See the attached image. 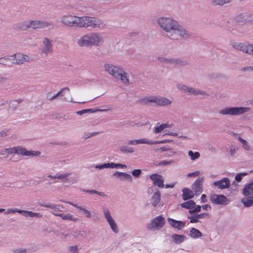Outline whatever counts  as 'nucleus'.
Returning a JSON list of instances; mask_svg holds the SVG:
<instances>
[{
	"label": "nucleus",
	"mask_w": 253,
	"mask_h": 253,
	"mask_svg": "<svg viewBox=\"0 0 253 253\" xmlns=\"http://www.w3.org/2000/svg\"><path fill=\"white\" fill-rule=\"evenodd\" d=\"M79 20V28H84L88 29L96 28L102 29L106 26L103 20L94 17L83 16H81Z\"/></svg>",
	"instance_id": "nucleus-1"
},
{
	"label": "nucleus",
	"mask_w": 253,
	"mask_h": 253,
	"mask_svg": "<svg viewBox=\"0 0 253 253\" xmlns=\"http://www.w3.org/2000/svg\"><path fill=\"white\" fill-rule=\"evenodd\" d=\"M104 67L106 71L116 79L121 80L124 84L129 83V80L127 77V74L122 68L110 64H105Z\"/></svg>",
	"instance_id": "nucleus-2"
},
{
	"label": "nucleus",
	"mask_w": 253,
	"mask_h": 253,
	"mask_svg": "<svg viewBox=\"0 0 253 253\" xmlns=\"http://www.w3.org/2000/svg\"><path fill=\"white\" fill-rule=\"evenodd\" d=\"M158 23L165 32L172 33L177 27L178 22L172 18L162 17L158 19Z\"/></svg>",
	"instance_id": "nucleus-3"
},
{
	"label": "nucleus",
	"mask_w": 253,
	"mask_h": 253,
	"mask_svg": "<svg viewBox=\"0 0 253 253\" xmlns=\"http://www.w3.org/2000/svg\"><path fill=\"white\" fill-rule=\"evenodd\" d=\"M3 152L10 154L15 153L26 156H37L41 154L39 151H28L25 148L22 147V146L5 148L4 149Z\"/></svg>",
	"instance_id": "nucleus-4"
},
{
	"label": "nucleus",
	"mask_w": 253,
	"mask_h": 253,
	"mask_svg": "<svg viewBox=\"0 0 253 253\" xmlns=\"http://www.w3.org/2000/svg\"><path fill=\"white\" fill-rule=\"evenodd\" d=\"M250 110V108L244 107H229L223 108L219 111L223 115H240Z\"/></svg>",
	"instance_id": "nucleus-5"
},
{
	"label": "nucleus",
	"mask_w": 253,
	"mask_h": 253,
	"mask_svg": "<svg viewBox=\"0 0 253 253\" xmlns=\"http://www.w3.org/2000/svg\"><path fill=\"white\" fill-rule=\"evenodd\" d=\"M142 101L145 104H147L148 102L155 103L159 106H169L171 104V101L170 100L162 96H151L146 97L142 99Z\"/></svg>",
	"instance_id": "nucleus-6"
},
{
	"label": "nucleus",
	"mask_w": 253,
	"mask_h": 253,
	"mask_svg": "<svg viewBox=\"0 0 253 253\" xmlns=\"http://www.w3.org/2000/svg\"><path fill=\"white\" fill-rule=\"evenodd\" d=\"M80 17L72 15H64L61 16L60 21L64 25L69 27L79 28Z\"/></svg>",
	"instance_id": "nucleus-7"
},
{
	"label": "nucleus",
	"mask_w": 253,
	"mask_h": 253,
	"mask_svg": "<svg viewBox=\"0 0 253 253\" xmlns=\"http://www.w3.org/2000/svg\"><path fill=\"white\" fill-rule=\"evenodd\" d=\"M232 47L235 49L253 56V44L249 43L233 42Z\"/></svg>",
	"instance_id": "nucleus-8"
},
{
	"label": "nucleus",
	"mask_w": 253,
	"mask_h": 253,
	"mask_svg": "<svg viewBox=\"0 0 253 253\" xmlns=\"http://www.w3.org/2000/svg\"><path fill=\"white\" fill-rule=\"evenodd\" d=\"M173 142L171 139H165L161 141H151L147 140L146 138H142L137 140H129L128 141V145H136L139 144H156L161 143H166Z\"/></svg>",
	"instance_id": "nucleus-9"
},
{
	"label": "nucleus",
	"mask_w": 253,
	"mask_h": 253,
	"mask_svg": "<svg viewBox=\"0 0 253 253\" xmlns=\"http://www.w3.org/2000/svg\"><path fill=\"white\" fill-rule=\"evenodd\" d=\"M86 36L88 37V39L91 47L92 46H100L104 42L103 38L97 33H91L86 34Z\"/></svg>",
	"instance_id": "nucleus-10"
},
{
	"label": "nucleus",
	"mask_w": 253,
	"mask_h": 253,
	"mask_svg": "<svg viewBox=\"0 0 253 253\" xmlns=\"http://www.w3.org/2000/svg\"><path fill=\"white\" fill-rule=\"evenodd\" d=\"M211 202L216 205H227L229 203V200L224 195L214 194L210 196Z\"/></svg>",
	"instance_id": "nucleus-11"
},
{
	"label": "nucleus",
	"mask_w": 253,
	"mask_h": 253,
	"mask_svg": "<svg viewBox=\"0 0 253 253\" xmlns=\"http://www.w3.org/2000/svg\"><path fill=\"white\" fill-rule=\"evenodd\" d=\"M165 224V218L159 215L151 220V223L148 224L147 228L149 229H153L155 228L159 229L163 227Z\"/></svg>",
	"instance_id": "nucleus-12"
},
{
	"label": "nucleus",
	"mask_w": 253,
	"mask_h": 253,
	"mask_svg": "<svg viewBox=\"0 0 253 253\" xmlns=\"http://www.w3.org/2000/svg\"><path fill=\"white\" fill-rule=\"evenodd\" d=\"M103 212L104 216L106 219L108 223H109L113 231L115 233H118L119 231L118 227L116 223L115 222L114 220L111 216L109 210L108 209H104Z\"/></svg>",
	"instance_id": "nucleus-13"
},
{
	"label": "nucleus",
	"mask_w": 253,
	"mask_h": 253,
	"mask_svg": "<svg viewBox=\"0 0 253 253\" xmlns=\"http://www.w3.org/2000/svg\"><path fill=\"white\" fill-rule=\"evenodd\" d=\"M177 88L185 92H189L192 94L194 95H209L206 92L203 91L201 90H198L197 89H195L193 87H189L186 85L182 84H178L177 85Z\"/></svg>",
	"instance_id": "nucleus-14"
},
{
	"label": "nucleus",
	"mask_w": 253,
	"mask_h": 253,
	"mask_svg": "<svg viewBox=\"0 0 253 253\" xmlns=\"http://www.w3.org/2000/svg\"><path fill=\"white\" fill-rule=\"evenodd\" d=\"M52 41L47 38H44L43 39V46L41 49V52L46 55L51 54L53 52V44L51 43Z\"/></svg>",
	"instance_id": "nucleus-15"
},
{
	"label": "nucleus",
	"mask_w": 253,
	"mask_h": 253,
	"mask_svg": "<svg viewBox=\"0 0 253 253\" xmlns=\"http://www.w3.org/2000/svg\"><path fill=\"white\" fill-rule=\"evenodd\" d=\"M253 21V16L247 13H242L236 17L237 23L244 25Z\"/></svg>",
	"instance_id": "nucleus-16"
},
{
	"label": "nucleus",
	"mask_w": 253,
	"mask_h": 253,
	"mask_svg": "<svg viewBox=\"0 0 253 253\" xmlns=\"http://www.w3.org/2000/svg\"><path fill=\"white\" fill-rule=\"evenodd\" d=\"M9 57L11 58L10 62L9 63L22 64L24 62L27 61V58H28V56L18 53L9 56Z\"/></svg>",
	"instance_id": "nucleus-17"
},
{
	"label": "nucleus",
	"mask_w": 253,
	"mask_h": 253,
	"mask_svg": "<svg viewBox=\"0 0 253 253\" xmlns=\"http://www.w3.org/2000/svg\"><path fill=\"white\" fill-rule=\"evenodd\" d=\"M150 178L153 181V184L160 188H163L165 186L164 184V179L163 176L158 173H154L150 176Z\"/></svg>",
	"instance_id": "nucleus-18"
},
{
	"label": "nucleus",
	"mask_w": 253,
	"mask_h": 253,
	"mask_svg": "<svg viewBox=\"0 0 253 253\" xmlns=\"http://www.w3.org/2000/svg\"><path fill=\"white\" fill-rule=\"evenodd\" d=\"M213 185L217 187L218 189H224L230 187V182L228 178L224 177L219 180L214 181Z\"/></svg>",
	"instance_id": "nucleus-19"
},
{
	"label": "nucleus",
	"mask_w": 253,
	"mask_h": 253,
	"mask_svg": "<svg viewBox=\"0 0 253 253\" xmlns=\"http://www.w3.org/2000/svg\"><path fill=\"white\" fill-rule=\"evenodd\" d=\"M204 181L203 177L197 178L192 185V189L193 190L196 195H198L203 191V188L202 183Z\"/></svg>",
	"instance_id": "nucleus-20"
},
{
	"label": "nucleus",
	"mask_w": 253,
	"mask_h": 253,
	"mask_svg": "<svg viewBox=\"0 0 253 253\" xmlns=\"http://www.w3.org/2000/svg\"><path fill=\"white\" fill-rule=\"evenodd\" d=\"M113 176L119 179L120 180H127L130 182H132L133 178L132 176L126 172H120L118 171H116Z\"/></svg>",
	"instance_id": "nucleus-21"
},
{
	"label": "nucleus",
	"mask_w": 253,
	"mask_h": 253,
	"mask_svg": "<svg viewBox=\"0 0 253 253\" xmlns=\"http://www.w3.org/2000/svg\"><path fill=\"white\" fill-rule=\"evenodd\" d=\"M173 34L175 35L178 34L179 36L183 39H187L190 36L186 30L178 24H177V27L175 28V30L173 31L172 34H171L170 36H172Z\"/></svg>",
	"instance_id": "nucleus-22"
},
{
	"label": "nucleus",
	"mask_w": 253,
	"mask_h": 253,
	"mask_svg": "<svg viewBox=\"0 0 253 253\" xmlns=\"http://www.w3.org/2000/svg\"><path fill=\"white\" fill-rule=\"evenodd\" d=\"M13 29L15 31H25L29 29L28 20L22 21L16 23L13 25Z\"/></svg>",
	"instance_id": "nucleus-23"
},
{
	"label": "nucleus",
	"mask_w": 253,
	"mask_h": 253,
	"mask_svg": "<svg viewBox=\"0 0 253 253\" xmlns=\"http://www.w3.org/2000/svg\"><path fill=\"white\" fill-rule=\"evenodd\" d=\"M105 107V109H83L81 111H77L76 113L77 115H82L86 113H94L97 112H103L109 110V107L108 106H104Z\"/></svg>",
	"instance_id": "nucleus-24"
},
{
	"label": "nucleus",
	"mask_w": 253,
	"mask_h": 253,
	"mask_svg": "<svg viewBox=\"0 0 253 253\" xmlns=\"http://www.w3.org/2000/svg\"><path fill=\"white\" fill-rule=\"evenodd\" d=\"M168 221L171 226L178 230H181L185 226V222L182 221L176 220L171 218H168Z\"/></svg>",
	"instance_id": "nucleus-25"
},
{
	"label": "nucleus",
	"mask_w": 253,
	"mask_h": 253,
	"mask_svg": "<svg viewBox=\"0 0 253 253\" xmlns=\"http://www.w3.org/2000/svg\"><path fill=\"white\" fill-rule=\"evenodd\" d=\"M182 199L184 201H187L194 197L193 192L188 188H184L182 189Z\"/></svg>",
	"instance_id": "nucleus-26"
},
{
	"label": "nucleus",
	"mask_w": 253,
	"mask_h": 253,
	"mask_svg": "<svg viewBox=\"0 0 253 253\" xmlns=\"http://www.w3.org/2000/svg\"><path fill=\"white\" fill-rule=\"evenodd\" d=\"M77 42L79 45L81 47H91L90 42H89L88 37L86 36V35H85L83 37H81L80 39L78 40Z\"/></svg>",
	"instance_id": "nucleus-27"
},
{
	"label": "nucleus",
	"mask_w": 253,
	"mask_h": 253,
	"mask_svg": "<svg viewBox=\"0 0 253 253\" xmlns=\"http://www.w3.org/2000/svg\"><path fill=\"white\" fill-rule=\"evenodd\" d=\"M243 194L245 196L253 194V180L245 185L243 189Z\"/></svg>",
	"instance_id": "nucleus-28"
},
{
	"label": "nucleus",
	"mask_w": 253,
	"mask_h": 253,
	"mask_svg": "<svg viewBox=\"0 0 253 253\" xmlns=\"http://www.w3.org/2000/svg\"><path fill=\"white\" fill-rule=\"evenodd\" d=\"M38 246L35 245L34 244H32L30 245V247L29 249H18L14 251V253H26L27 252H35L37 251L38 249Z\"/></svg>",
	"instance_id": "nucleus-29"
},
{
	"label": "nucleus",
	"mask_w": 253,
	"mask_h": 253,
	"mask_svg": "<svg viewBox=\"0 0 253 253\" xmlns=\"http://www.w3.org/2000/svg\"><path fill=\"white\" fill-rule=\"evenodd\" d=\"M23 101L22 99H18L16 100H10L9 102V108L8 110L11 112H14L17 108L18 104Z\"/></svg>",
	"instance_id": "nucleus-30"
},
{
	"label": "nucleus",
	"mask_w": 253,
	"mask_h": 253,
	"mask_svg": "<svg viewBox=\"0 0 253 253\" xmlns=\"http://www.w3.org/2000/svg\"><path fill=\"white\" fill-rule=\"evenodd\" d=\"M171 238L173 242L176 244H179L184 242L186 239H187V237L183 235H178V234H172L171 236Z\"/></svg>",
	"instance_id": "nucleus-31"
},
{
	"label": "nucleus",
	"mask_w": 253,
	"mask_h": 253,
	"mask_svg": "<svg viewBox=\"0 0 253 253\" xmlns=\"http://www.w3.org/2000/svg\"><path fill=\"white\" fill-rule=\"evenodd\" d=\"M170 64L175 65L185 66L189 65V63L188 61L182 60L180 58H171Z\"/></svg>",
	"instance_id": "nucleus-32"
},
{
	"label": "nucleus",
	"mask_w": 253,
	"mask_h": 253,
	"mask_svg": "<svg viewBox=\"0 0 253 253\" xmlns=\"http://www.w3.org/2000/svg\"><path fill=\"white\" fill-rule=\"evenodd\" d=\"M161 200V193L159 191L156 192L152 197V204L155 207L159 204Z\"/></svg>",
	"instance_id": "nucleus-33"
},
{
	"label": "nucleus",
	"mask_w": 253,
	"mask_h": 253,
	"mask_svg": "<svg viewBox=\"0 0 253 253\" xmlns=\"http://www.w3.org/2000/svg\"><path fill=\"white\" fill-rule=\"evenodd\" d=\"M182 208L191 210L193 209L195 206V202L192 200H188V201L180 204Z\"/></svg>",
	"instance_id": "nucleus-34"
},
{
	"label": "nucleus",
	"mask_w": 253,
	"mask_h": 253,
	"mask_svg": "<svg viewBox=\"0 0 253 253\" xmlns=\"http://www.w3.org/2000/svg\"><path fill=\"white\" fill-rule=\"evenodd\" d=\"M189 235L193 238H198L202 237L203 234L198 229L192 227L190 230Z\"/></svg>",
	"instance_id": "nucleus-35"
},
{
	"label": "nucleus",
	"mask_w": 253,
	"mask_h": 253,
	"mask_svg": "<svg viewBox=\"0 0 253 253\" xmlns=\"http://www.w3.org/2000/svg\"><path fill=\"white\" fill-rule=\"evenodd\" d=\"M22 215L25 217L30 216L31 217H36L38 218L41 217L42 215L40 213L34 212L31 211H27L23 210Z\"/></svg>",
	"instance_id": "nucleus-36"
},
{
	"label": "nucleus",
	"mask_w": 253,
	"mask_h": 253,
	"mask_svg": "<svg viewBox=\"0 0 253 253\" xmlns=\"http://www.w3.org/2000/svg\"><path fill=\"white\" fill-rule=\"evenodd\" d=\"M67 91L69 92V88L68 87H64V88L61 89L60 91H59L56 94H54L53 96H52L50 95V93H48L46 95V98L49 100H52L54 99L55 98H56L58 96H59L60 95H63V94H62V93L63 91Z\"/></svg>",
	"instance_id": "nucleus-37"
},
{
	"label": "nucleus",
	"mask_w": 253,
	"mask_h": 253,
	"mask_svg": "<svg viewBox=\"0 0 253 253\" xmlns=\"http://www.w3.org/2000/svg\"><path fill=\"white\" fill-rule=\"evenodd\" d=\"M29 29H40V20H28Z\"/></svg>",
	"instance_id": "nucleus-38"
},
{
	"label": "nucleus",
	"mask_w": 253,
	"mask_h": 253,
	"mask_svg": "<svg viewBox=\"0 0 253 253\" xmlns=\"http://www.w3.org/2000/svg\"><path fill=\"white\" fill-rule=\"evenodd\" d=\"M120 151L124 154H131L134 152V149L127 146H121L119 147Z\"/></svg>",
	"instance_id": "nucleus-39"
},
{
	"label": "nucleus",
	"mask_w": 253,
	"mask_h": 253,
	"mask_svg": "<svg viewBox=\"0 0 253 253\" xmlns=\"http://www.w3.org/2000/svg\"><path fill=\"white\" fill-rule=\"evenodd\" d=\"M241 202L246 207H250L253 205V199L252 196L243 198Z\"/></svg>",
	"instance_id": "nucleus-40"
},
{
	"label": "nucleus",
	"mask_w": 253,
	"mask_h": 253,
	"mask_svg": "<svg viewBox=\"0 0 253 253\" xmlns=\"http://www.w3.org/2000/svg\"><path fill=\"white\" fill-rule=\"evenodd\" d=\"M42 207L49 208L54 210L55 211H62L63 209V207L60 205H41Z\"/></svg>",
	"instance_id": "nucleus-41"
},
{
	"label": "nucleus",
	"mask_w": 253,
	"mask_h": 253,
	"mask_svg": "<svg viewBox=\"0 0 253 253\" xmlns=\"http://www.w3.org/2000/svg\"><path fill=\"white\" fill-rule=\"evenodd\" d=\"M59 216L61 217L62 219L64 220H69L73 221H76L78 220L77 218L73 217V215L70 213H67L66 214L61 213V215H59Z\"/></svg>",
	"instance_id": "nucleus-42"
},
{
	"label": "nucleus",
	"mask_w": 253,
	"mask_h": 253,
	"mask_svg": "<svg viewBox=\"0 0 253 253\" xmlns=\"http://www.w3.org/2000/svg\"><path fill=\"white\" fill-rule=\"evenodd\" d=\"M46 27H50L51 29H53L54 28V25L51 22L40 20V29Z\"/></svg>",
	"instance_id": "nucleus-43"
},
{
	"label": "nucleus",
	"mask_w": 253,
	"mask_h": 253,
	"mask_svg": "<svg viewBox=\"0 0 253 253\" xmlns=\"http://www.w3.org/2000/svg\"><path fill=\"white\" fill-rule=\"evenodd\" d=\"M82 191L85 192L86 193H87L90 194H97L100 196L104 197V196H106L104 192H99V191H96L95 190H93V189L92 190L83 189Z\"/></svg>",
	"instance_id": "nucleus-44"
},
{
	"label": "nucleus",
	"mask_w": 253,
	"mask_h": 253,
	"mask_svg": "<svg viewBox=\"0 0 253 253\" xmlns=\"http://www.w3.org/2000/svg\"><path fill=\"white\" fill-rule=\"evenodd\" d=\"M188 155L191 157L192 160H195L198 159L200 156L199 152H193L192 150H190L188 152Z\"/></svg>",
	"instance_id": "nucleus-45"
},
{
	"label": "nucleus",
	"mask_w": 253,
	"mask_h": 253,
	"mask_svg": "<svg viewBox=\"0 0 253 253\" xmlns=\"http://www.w3.org/2000/svg\"><path fill=\"white\" fill-rule=\"evenodd\" d=\"M11 58L9 57H4L0 58V64H2L4 66H8L9 61H10Z\"/></svg>",
	"instance_id": "nucleus-46"
},
{
	"label": "nucleus",
	"mask_w": 253,
	"mask_h": 253,
	"mask_svg": "<svg viewBox=\"0 0 253 253\" xmlns=\"http://www.w3.org/2000/svg\"><path fill=\"white\" fill-rule=\"evenodd\" d=\"M248 174V172H241L237 174L235 177V179L237 182H241L242 180L243 177L246 176Z\"/></svg>",
	"instance_id": "nucleus-47"
},
{
	"label": "nucleus",
	"mask_w": 253,
	"mask_h": 253,
	"mask_svg": "<svg viewBox=\"0 0 253 253\" xmlns=\"http://www.w3.org/2000/svg\"><path fill=\"white\" fill-rule=\"evenodd\" d=\"M77 209H79L80 210L83 211L84 213L85 214V216L87 217H91V213H90V212L89 211H88L87 210H86L84 208H83L82 207H81V206H76L75 205V206Z\"/></svg>",
	"instance_id": "nucleus-48"
},
{
	"label": "nucleus",
	"mask_w": 253,
	"mask_h": 253,
	"mask_svg": "<svg viewBox=\"0 0 253 253\" xmlns=\"http://www.w3.org/2000/svg\"><path fill=\"white\" fill-rule=\"evenodd\" d=\"M23 210H19L17 209H8L5 212L6 214H9L10 213L18 212L20 214H22Z\"/></svg>",
	"instance_id": "nucleus-49"
},
{
	"label": "nucleus",
	"mask_w": 253,
	"mask_h": 253,
	"mask_svg": "<svg viewBox=\"0 0 253 253\" xmlns=\"http://www.w3.org/2000/svg\"><path fill=\"white\" fill-rule=\"evenodd\" d=\"M187 217L190 219V222L191 223H197L200 221L199 218L197 217V214L194 216H188Z\"/></svg>",
	"instance_id": "nucleus-50"
},
{
	"label": "nucleus",
	"mask_w": 253,
	"mask_h": 253,
	"mask_svg": "<svg viewBox=\"0 0 253 253\" xmlns=\"http://www.w3.org/2000/svg\"><path fill=\"white\" fill-rule=\"evenodd\" d=\"M141 172H142V171H141V169H136L133 170L131 172V173L133 176H134L135 177H138L140 175Z\"/></svg>",
	"instance_id": "nucleus-51"
},
{
	"label": "nucleus",
	"mask_w": 253,
	"mask_h": 253,
	"mask_svg": "<svg viewBox=\"0 0 253 253\" xmlns=\"http://www.w3.org/2000/svg\"><path fill=\"white\" fill-rule=\"evenodd\" d=\"M173 163V161H162L160 162L158 164H156V166H167Z\"/></svg>",
	"instance_id": "nucleus-52"
},
{
	"label": "nucleus",
	"mask_w": 253,
	"mask_h": 253,
	"mask_svg": "<svg viewBox=\"0 0 253 253\" xmlns=\"http://www.w3.org/2000/svg\"><path fill=\"white\" fill-rule=\"evenodd\" d=\"M158 60L164 63H166L168 64H170L171 63V58H167L164 57H158Z\"/></svg>",
	"instance_id": "nucleus-53"
},
{
	"label": "nucleus",
	"mask_w": 253,
	"mask_h": 253,
	"mask_svg": "<svg viewBox=\"0 0 253 253\" xmlns=\"http://www.w3.org/2000/svg\"><path fill=\"white\" fill-rule=\"evenodd\" d=\"M212 3L213 5H220L222 6L224 4L223 0H212Z\"/></svg>",
	"instance_id": "nucleus-54"
},
{
	"label": "nucleus",
	"mask_w": 253,
	"mask_h": 253,
	"mask_svg": "<svg viewBox=\"0 0 253 253\" xmlns=\"http://www.w3.org/2000/svg\"><path fill=\"white\" fill-rule=\"evenodd\" d=\"M197 217L199 218V219L200 218H209L210 217V215L208 212H204L200 214H197Z\"/></svg>",
	"instance_id": "nucleus-55"
},
{
	"label": "nucleus",
	"mask_w": 253,
	"mask_h": 253,
	"mask_svg": "<svg viewBox=\"0 0 253 253\" xmlns=\"http://www.w3.org/2000/svg\"><path fill=\"white\" fill-rule=\"evenodd\" d=\"M8 79L2 75H0V85L6 83Z\"/></svg>",
	"instance_id": "nucleus-56"
},
{
	"label": "nucleus",
	"mask_w": 253,
	"mask_h": 253,
	"mask_svg": "<svg viewBox=\"0 0 253 253\" xmlns=\"http://www.w3.org/2000/svg\"><path fill=\"white\" fill-rule=\"evenodd\" d=\"M70 174V173L57 174V179L62 180L63 178H66Z\"/></svg>",
	"instance_id": "nucleus-57"
},
{
	"label": "nucleus",
	"mask_w": 253,
	"mask_h": 253,
	"mask_svg": "<svg viewBox=\"0 0 253 253\" xmlns=\"http://www.w3.org/2000/svg\"><path fill=\"white\" fill-rule=\"evenodd\" d=\"M68 250L70 252L73 253H76V252H78V247L77 246L69 247Z\"/></svg>",
	"instance_id": "nucleus-58"
},
{
	"label": "nucleus",
	"mask_w": 253,
	"mask_h": 253,
	"mask_svg": "<svg viewBox=\"0 0 253 253\" xmlns=\"http://www.w3.org/2000/svg\"><path fill=\"white\" fill-rule=\"evenodd\" d=\"M163 130H164V129L161 125L160 126L155 127L154 128V132L155 133H158L161 132Z\"/></svg>",
	"instance_id": "nucleus-59"
},
{
	"label": "nucleus",
	"mask_w": 253,
	"mask_h": 253,
	"mask_svg": "<svg viewBox=\"0 0 253 253\" xmlns=\"http://www.w3.org/2000/svg\"><path fill=\"white\" fill-rule=\"evenodd\" d=\"M202 209L205 211H209L211 210V206L210 204H206L201 206Z\"/></svg>",
	"instance_id": "nucleus-60"
},
{
	"label": "nucleus",
	"mask_w": 253,
	"mask_h": 253,
	"mask_svg": "<svg viewBox=\"0 0 253 253\" xmlns=\"http://www.w3.org/2000/svg\"><path fill=\"white\" fill-rule=\"evenodd\" d=\"M242 71H253V66H249V67H243L242 69Z\"/></svg>",
	"instance_id": "nucleus-61"
},
{
	"label": "nucleus",
	"mask_w": 253,
	"mask_h": 253,
	"mask_svg": "<svg viewBox=\"0 0 253 253\" xmlns=\"http://www.w3.org/2000/svg\"><path fill=\"white\" fill-rule=\"evenodd\" d=\"M202 207L200 205H196L194 206L193 209H194L195 212L197 213L200 212L201 211Z\"/></svg>",
	"instance_id": "nucleus-62"
},
{
	"label": "nucleus",
	"mask_w": 253,
	"mask_h": 253,
	"mask_svg": "<svg viewBox=\"0 0 253 253\" xmlns=\"http://www.w3.org/2000/svg\"><path fill=\"white\" fill-rule=\"evenodd\" d=\"M245 143H242V145L244 148L247 150L250 149V146L248 145V142L246 140H245Z\"/></svg>",
	"instance_id": "nucleus-63"
},
{
	"label": "nucleus",
	"mask_w": 253,
	"mask_h": 253,
	"mask_svg": "<svg viewBox=\"0 0 253 253\" xmlns=\"http://www.w3.org/2000/svg\"><path fill=\"white\" fill-rule=\"evenodd\" d=\"M199 174V171H195L193 172H191L188 174L187 176L188 177H195L198 176Z\"/></svg>",
	"instance_id": "nucleus-64"
}]
</instances>
